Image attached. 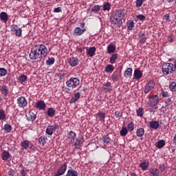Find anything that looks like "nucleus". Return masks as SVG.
I'll return each instance as SVG.
<instances>
[{
	"instance_id": "56",
	"label": "nucleus",
	"mask_w": 176,
	"mask_h": 176,
	"mask_svg": "<svg viewBox=\"0 0 176 176\" xmlns=\"http://www.w3.org/2000/svg\"><path fill=\"white\" fill-rule=\"evenodd\" d=\"M115 116L117 117V118H122V116H123V115L122 114V113L119 112V111H116L115 113Z\"/></svg>"
},
{
	"instance_id": "30",
	"label": "nucleus",
	"mask_w": 176,
	"mask_h": 176,
	"mask_svg": "<svg viewBox=\"0 0 176 176\" xmlns=\"http://www.w3.org/2000/svg\"><path fill=\"white\" fill-rule=\"evenodd\" d=\"M56 113V110H54V109L53 108H49L47 110V115L48 116H50L51 118L54 116Z\"/></svg>"
},
{
	"instance_id": "42",
	"label": "nucleus",
	"mask_w": 176,
	"mask_h": 176,
	"mask_svg": "<svg viewBox=\"0 0 176 176\" xmlns=\"http://www.w3.org/2000/svg\"><path fill=\"white\" fill-rule=\"evenodd\" d=\"M8 74V70L3 67H0V76H5Z\"/></svg>"
},
{
	"instance_id": "51",
	"label": "nucleus",
	"mask_w": 176,
	"mask_h": 176,
	"mask_svg": "<svg viewBox=\"0 0 176 176\" xmlns=\"http://www.w3.org/2000/svg\"><path fill=\"white\" fill-rule=\"evenodd\" d=\"M128 130H129V131H133V130H134V123L133 122L128 124Z\"/></svg>"
},
{
	"instance_id": "57",
	"label": "nucleus",
	"mask_w": 176,
	"mask_h": 176,
	"mask_svg": "<svg viewBox=\"0 0 176 176\" xmlns=\"http://www.w3.org/2000/svg\"><path fill=\"white\" fill-rule=\"evenodd\" d=\"M54 12L55 13H60V12H61V8L60 7H58L56 8H54Z\"/></svg>"
},
{
	"instance_id": "14",
	"label": "nucleus",
	"mask_w": 176,
	"mask_h": 176,
	"mask_svg": "<svg viewBox=\"0 0 176 176\" xmlns=\"http://www.w3.org/2000/svg\"><path fill=\"white\" fill-rule=\"evenodd\" d=\"M135 79H141L142 78V72L140 69H135L134 71Z\"/></svg>"
},
{
	"instance_id": "58",
	"label": "nucleus",
	"mask_w": 176,
	"mask_h": 176,
	"mask_svg": "<svg viewBox=\"0 0 176 176\" xmlns=\"http://www.w3.org/2000/svg\"><path fill=\"white\" fill-rule=\"evenodd\" d=\"M162 97H164V98L168 97V92H167V91H163V92H162Z\"/></svg>"
},
{
	"instance_id": "44",
	"label": "nucleus",
	"mask_w": 176,
	"mask_h": 176,
	"mask_svg": "<svg viewBox=\"0 0 176 176\" xmlns=\"http://www.w3.org/2000/svg\"><path fill=\"white\" fill-rule=\"evenodd\" d=\"M127 28L128 30H133V28H134V21H130L128 23H127Z\"/></svg>"
},
{
	"instance_id": "31",
	"label": "nucleus",
	"mask_w": 176,
	"mask_h": 176,
	"mask_svg": "<svg viewBox=\"0 0 176 176\" xmlns=\"http://www.w3.org/2000/svg\"><path fill=\"white\" fill-rule=\"evenodd\" d=\"M104 90H107V91H112V87H111L110 82H106L104 85Z\"/></svg>"
},
{
	"instance_id": "3",
	"label": "nucleus",
	"mask_w": 176,
	"mask_h": 176,
	"mask_svg": "<svg viewBox=\"0 0 176 176\" xmlns=\"http://www.w3.org/2000/svg\"><path fill=\"white\" fill-rule=\"evenodd\" d=\"M80 83V80H79V78L72 77L67 80L66 85L69 87V89L73 90V89H76Z\"/></svg>"
},
{
	"instance_id": "32",
	"label": "nucleus",
	"mask_w": 176,
	"mask_h": 176,
	"mask_svg": "<svg viewBox=\"0 0 176 176\" xmlns=\"http://www.w3.org/2000/svg\"><path fill=\"white\" fill-rule=\"evenodd\" d=\"M102 140H103L104 144H108L111 142V138L108 135H104L102 137Z\"/></svg>"
},
{
	"instance_id": "24",
	"label": "nucleus",
	"mask_w": 176,
	"mask_h": 176,
	"mask_svg": "<svg viewBox=\"0 0 176 176\" xmlns=\"http://www.w3.org/2000/svg\"><path fill=\"white\" fill-rule=\"evenodd\" d=\"M46 133L48 135H53V133H54L53 125H50L47 127Z\"/></svg>"
},
{
	"instance_id": "40",
	"label": "nucleus",
	"mask_w": 176,
	"mask_h": 176,
	"mask_svg": "<svg viewBox=\"0 0 176 176\" xmlns=\"http://www.w3.org/2000/svg\"><path fill=\"white\" fill-rule=\"evenodd\" d=\"M169 88L171 90V91H176V83H175V82H172L169 85Z\"/></svg>"
},
{
	"instance_id": "48",
	"label": "nucleus",
	"mask_w": 176,
	"mask_h": 176,
	"mask_svg": "<svg viewBox=\"0 0 176 176\" xmlns=\"http://www.w3.org/2000/svg\"><path fill=\"white\" fill-rule=\"evenodd\" d=\"M82 142H83V140L82 139H76L74 145L76 146H79L81 144H82Z\"/></svg>"
},
{
	"instance_id": "28",
	"label": "nucleus",
	"mask_w": 176,
	"mask_h": 176,
	"mask_svg": "<svg viewBox=\"0 0 176 176\" xmlns=\"http://www.w3.org/2000/svg\"><path fill=\"white\" fill-rule=\"evenodd\" d=\"M74 34L76 35V36H80V35H82V29L79 27L76 28Z\"/></svg>"
},
{
	"instance_id": "52",
	"label": "nucleus",
	"mask_w": 176,
	"mask_h": 176,
	"mask_svg": "<svg viewBox=\"0 0 176 176\" xmlns=\"http://www.w3.org/2000/svg\"><path fill=\"white\" fill-rule=\"evenodd\" d=\"M6 118V116L5 115V111H0V120H3Z\"/></svg>"
},
{
	"instance_id": "19",
	"label": "nucleus",
	"mask_w": 176,
	"mask_h": 176,
	"mask_svg": "<svg viewBox=\"0 0 176 176\" xmlns=\"http://www.w3.org/2000/svg\"><path fill=\"white\" fill-rule=\"evenodd\" d=\"M0 91L3 96H8V93H9V88L5 85H3L0 88Z\"/></svg>"
},
{
	"instance_id": "62",
	"label": "nucleus",
	"mask_w": 176,
	"mask_h": 176,
	"mask_svg": "<svg viewBox=\"0 0 176 176\" xmlns=\"http://www.w3.org/2000/svg\"><path fill=\"white\" fill-rule=\"evenodd\" d=\"M21 174L22 176H25V170H24V169H23L22 170H21Z\"/></svg>"
},
{
	"instance_id": "13",
	"label": "nucleus",
	"mask_w": 176,
	"mask_h": 176,
	"mask_svg": "<svg viewBox=\"0 0 176 176\" xmlns=\"http://www.w3.org/2000/svg\"><path fill=\"white\" fill-rule=\"evenodd\" d=\"M36 108L38 109H45L46 108V104L43 100H39L36 104Z\"/></svg>"
},
{
	"instance_id": "50",
	"label": "nucleus",
	"mask_w": 176,
	"mask_h": 176,
	"mask_svg": "<svg viewBox=\"0 0 176 176\" xmlns=\"http://www.w3.org/2000/svg\"><path fill=\"white\" fill-rule=\"evenodd\" d=\"M111 9V3H106L104 6H103V10H109Z\"/></svg>"
},
{
	"instance_id": "38",
	"label": "nucleus",
	"mask_w": 176,
	"mask_h": 176,
	"mask_svg": "<svg viewBox=\"0 0 176 176\" xmlns=\"http://www.w3.org/2000/svg\"><path fill=\"white\" fill-rule=\"evenodd\" d=\"M4 130L6 133H10L12 131V126L10 124H6L4 125Z\"/></svg>"
},
{
	"instance_id": "59",
	"label": "nucleus",
	"mask_w": 176,
	"mask_h": 176,
	"mask_svg": "<svg viewBox=\"0 0 176 176\" xmlns=\"http://www.w3.org/2000/svg\"><path fill=\"white\" fill-rule=\"evenodd\" d=\"M164 19H165V20H166V21H170V15L169 14H165L164 16Z\"/></svg>"
},
{
	"instance_id": "43",
	"label": "nucleus",
	"mask_w": 176,
	"mask_h": 176,
	"mask_svg": "<svg viewBox=\"0 0 176 176\" xmlns=\"http://www.w3.org/2000/svg\"><path fill=\"white\" fill-rule=\"evenodd\" d=\"M127 133H128L127 129L122 128L120 132V134L122 137H125V135H127Z\"/></svg>"
},
{
	"instance_id": "1",
	"label": "nucleus",
	"mask_w": 176,
	"mask_h": 176,
	"mask_svg": "<svg viewBox=\"0 0 176 176\" xmlns=\"http://www.w3.org/2000/svg\"><path fill=\"white\" fill-rule=\"evenodd\" d=\"M47 54V48L45 45H38L33 47L31 49V52L29 55L30 60H42L45 58Z\"/></svg>"
},
{
	"instance_id": "45",
	"label": "nucleus",
	"mask_w": 176,
	"mask_h": 176,
	"mask_svg": "<svg viewBox=\"0 0 176 176\" xmlns=\"http://www.w3.org/2000/svg\"><path fill=\"white\" fill-rule=\"evenodd\" d=\"M54 61H56L54 58H50L46 60V64L47 65H53V64H54Z\"/></svg>"
},
{
	"instance_id": "6",
	"label": "nucleus",
	"mask_w": 176,
	"mask_h": 176,
	"mask_svg": "<svg viewBox=\"0 0 176 176\" xmlns=\"http://www.w3.org/2000/svg\"><path fill=\"white\" fill-rule=\"evenodd\" d=\"M67 163H65L63 165H62L57 172L55 173L54 176H61L64 175L65 171H67Z\"/></svg>"
},
{
	"instance_id": "55",
	"label": "nucleus",
	"mask_w": 176,
	"mask_h": 176,
	"mask_svg": "<svg viewBox=\"0 0 176 176\" xmlns=\"http://www.w3.org/2000/svg\"><path fill=\"white\" fill-rule=\"evenodd\" d=\"M14 174H16V171H14V170H13V169H10L8 171V175H10V176H14Z\"/></svg>"
},
{
	"instance_id": "9",
	"label": "nucleus",
	"mask_w": 176,
	"mask_h": 176,
	"mask_svg": "<svg viewBox=\"0 0 176 176\" xmlns=\"http://www.w3.org/2000/svg\"><path fill=\"white\" fill-rule=\"evenodd\" d=\"M27 120L28 122H34L36 119V113H34L32 111H29V114L26 115Z\"/></svg>"
},
{
	"instance_id": "10",
	"label": "nucleus",
	"mask_w": 176,
	"mask_h": 176,
	"mask_svg": "<svg viewBox=\"0 0 176 176\" xmlns=\"http://www.w3.org/2000/svg\"><path fill=\"white\" fill-rule=\"evenodd\" d=\"M68 63L71 67H76V65L79 64V59H78V58L72 57L69 58Z\"/></svg>"
},
{
	"instance_id": "36",
	"label": "nucleus",
	"mask_w": 176,
	"mask_h": 176,
	"mask_svg": "<svg viewBox=\"0 0 176 176\" xmlns=\"http://www.w3.org/2000/svg\"><path fill=\"white\" fill-rule=\"evenodd\" d=\"M100 10H101L100 6L97 5L95 6L94 7H93L91 8V12H93L94 13H98V12H100Z\"/></svg>"
},
{
	"instance_id": "34",
	"label": "nucleus",
	"mask_w": 176,
	"mask_h": 176,
	"mask_svg": "<svg viewBox=\"0 0 176 176\" xmlns=\"http://www.w3.org/2000/svg\"><path fill=\"white\" fill-rule=\"evenodd\" d=\"M105 72H113V65H108L107 66H106L105 69H104Z\"/></svg>"
},
{
	"instance_id": "60",
	"label": "nucleus",
	"mask_w": 176,
	"mask_h": 176,
	"mask_svg": "<svg viewBox=\"0 0 176 176\" xmlns=\"http://www.w3.org/2000/svg\"><path fill=\"white\" fill-rule=\"evenodd\" d=\"M160 170L161 171H164V170H166V166L164 165H160Z\"/></svg>"
},
{
	"instance_id": "47",
	"label": "nucleus",
	"mask_w": 176,
	"mask_h": 176,
	"mask_svg": "<svg viewBox=\"0 0 176 176\" xmlns=\"http://www.w3.org/2000/svg\"><path fill=\"white\" fill-rule=\"evenodd\" d=\"M144 3V0H136L135 6L136 8H141Z\"/></svg>"
},
{
	"instance_id": "35",
	"label": "nucleus",
	"mask_w": 176,
	"mask_h": 176,
	"mask_svg": "<svg viewBox=\"0 0 176 176\" xmlns=\"http://www.w3.org/2000/svg\"><path fill=\"white\" fill-rule=\"evenodd\" d=\"M118 60V55L112 54L110 58V63L111 64H115V62Z\"/></svg>"
},
{
	"instance_id": "15",
	"label": "nucleus",
	"mask_w": 176,
	"mask_h": 176,
	"mask_svg": "<svg viewBox=\"0 0 176 176\" xmlns=\"http://www.w3.org/2000/svg\"><path fill=\"white\" fill-rule=\"evenodd\" d=\"M124 75L126 78H131V75H133V69L131 67H128L125 70Z\"/></svg>"
},
{
	"instance_id": "8",
	"label": "nucleus",
	"mask_w": 176,
	"mask_h": 176,
	"mask_svg": "<svg viewBox=\"0 0 176 176\" xmlns=\"http://www.w3.org/2000/svg\"><path fill=\"white\" fill-rule=\"evenodd\" d=\"M11 32L13 34H15L16 36H21V28H19V27L16 25H11Z\"/></svg>"
},
{
	"instance_id": "20",
	"label": "nucleus",
	"mask_w": 176,
	"mask_h": 176,
	"mask_svg": "<svg viewBox=\"0 0 176 176\" xmlns=\"http://www.w3.org/2000/svg\"><path fill=\"white\" fill-rule=\"evenodd\" d=\"M96 47H91L89 49V50L87 52V56H89V57H93L94 56V53H96Z\"/></svg>"
},
{
	"instance_id": "22",
	"label": "nucleus",
	"mask_w": 176,
	"mask_h": 176,
	"mask_svg": "<svg viewBox=\"0 0 176 176\" xmlns=\"http://www.w3.org/2000/svg\"><path fill=\"white\" fill-rule=\"evenodd\" d=\"M1 157L3 160H8L10 157V154L8 151H4L1 154Z\"/></svg>"
},
{
	"instance_id": "37",
	"label": "nucleus",
	"mask_w": 176,
	"mask_h": 176,
	"mask_svg": "<svg viewBox=\"0 0 176 176\" xmlns=\"http://www.w3.org/2000/svg\"><path fill=\"white\" fill-rule=\"evenodd\" d=\"M166 145V142L164 140H160L157 142V146L160 148H163Z\"/></svg>"
},
{
	"instance_id": "21",
	"label": "nucleus",
	"mask_w": 176,
	"mask_h": 176,
	"mask_svg": "<svg viewBox=\"0 0 176 176\" xmlns=\"http://www.w3.org/2000/svg\"><path fill=\"white\" fill-rule=\"evenodd\" d=\"M116 50V47L112 44H110L108 47H107V52L108 53H109L110 54L111 53H115V51Z\"/></svg>"
},
{
	"instance_id": "46",
	"label": "nucleus",
	"mask_w": 176,
	"mask_h": 176,
	"mask_svg": "<svg viewBox=\"0 0 176 176\" xmlns=\"http://www.w3.org/2000/svg\"><path fill=\"white\" fill-rule=\"evenodd\" d=\"M75 137H76V133H75V132L71 131L69 133H68V138L72 139V140H75Z\"/></svg>"
},
{
	"instance_id": "49",
	"label": "nucleus",
	"mask_w": 176,
	"mask_h": 176,
	"mask_svg": "<svg viewBox=\"0 0 176 176\" xmlns=\"http://www.w3.org/2000/svg\"><path fill=\"white\" fill-rule=\"evenodd\" d=\"M111 79L113 80V82H116L119 80V76L117 74H113L111 76Z\"/></svg>"
},
{
	"instance_id": "23",
	"label": "nucleus",
	"mask_w": 176,
	"mask_h": 176,
	"mask_svg": "<svg viewBox=\"0 0 176 176\" xmlns=\"http://www.w3.org/2000/svg\"><path fill=\"white\" fill-rule=\"evenodd\" d=\"M98 118H99L100 122L105 121V113L99 111L97 114Z\"/></svg>"
},
{
	"instance_id": "26",
	"label": "nucleus",
	"mask_w": 176,
	"mask_h": 176,
	"mask_svg": "<svg viewBox=\"0 0 176 176\" xmlns=\"http://www.w3.org/2000/svg\"><path fill=\"white\" fill-rule=\"evenodd\" d=\"M145 133V129L144 128H139L136 131V135L138 137H142Z\"/></svg>"
},
{
	"instance_id": "2",
	"label": "nucleus",
	"mask_w": 176,
	"mask_h": 176,
	"mask_svg": "<svg viewBox=\"0 0 176 176\" xmlns=\"http://www.w3.org/2000/svg\"><path fill=\"white\" fill-rule=\"evenodd\" d=\"M124 16H126V13L123 10H118L114 15L111 16L110 21L111 24H116L118 27H122V24H123L122 20L124 19Z\"/></svg>"
},
{
	"instance_id": "53",
	"label": "nucleus",
	"mask_w": 176,
	"mask_h": 176,
	"mask_svg": "<svg viewBox=\"0 0 176 176\" xmlns=\"http://www.w3.org/2000/svg\"><path fill=\"white\" fill-rule=\"evenodd\" d=\"M137 19H138V20H140V21H144V20H145L146 17L143 14H140V15L137 16Z\"/></svg>"
},
{
	"instance_id": "16",
	"label": "nucleus",
	"mask_w": 176,
	"mask_h": 176,
	"mask_svg": "<svg viewBox=\"0 0 176 176\" xmlns=\"http://www.w3.org/2000/svg\"><path fill=\"white\" fill-rule=\"evenodd\" d=\"M80 98V93L77 92L74 97H72L70 100V104H75L76 101H78Z\"/></svg>"
},
{
	"instance_id": "61",
	"label": "nucleus",
	"mask_w": 176,
	"mask_h": 176,
	"mask_svg": "<svg viewBox=\"0 0 176 176\" xmlns=\"http://www.w3.org/2000/svg\"><path fill=\"white\" fill-rule=\"evenodd\" d=\"M78 53H83L85 52V50L82 48H77Z\"/></svg>"
},
{
	"instance_id": "18",
	"label": "nucleus",
	"mask_w": 176,
	"mask_h": 176,
	"mask_svg": "<svg viewBox=\"0 0 176 176\" xmlns=\"http://www.w3.org/2000/svg\"><path fill=\"white\" fill-rule=\"evenodd\" d=\"M160 124H159V122L157 121H151L150 122V127L151 129H154V130H157L159 129V126Z\"/></svg>"
},
{
	"instance_id": "12",
	"label": "nucleus",
	"mask_w": 176,
	"mask_h": 176,
	"mask_svg": "<svg viewBox=\"0 0 176 176\" xmlns=\"http://www.w3.org/2000/svg\"><path fill=\"white\" fill-rule=\"evenodd\" d=\"M0 20L4 23H8V20H9V16L6 12H2L0 13Z\"/></svg>"
},
{
	"instance_id": "27",
	"label": "nucleus",
	"mask_w": 176,
	"mask_h": 176,
	"mask_svg": "<svg viewBox=\"0 0 176 176\" xmlns=\"http://www.w3.org/2000/svg\"><path fill=\"white\" fill-rule=\"evenodd\" d=\"M47 141V138H46L45 136H41L38 138V142L41 145H43V146H45Z\"/></svg>"
},
{
	"instance_id": "7",
	"label": "nucleus",
	"mask_w": 176,
	"mask_h": 176,
	"mask_svg": "<svg viewBox=\"0 0 176 176\" xmlns=\"http://www.w3.org/2000/svg\"><path fill=\"white\" fill-rule=\"evenodd\" d=\"M17 104L20 108H24V107H27V99L23 96H21L17 98Z\"/></svg>"
},
{
	"instance_id": "64",
	"label": "nucleus",
	"mask_w": 176,
	"mask_h": 176,
	"mask_svg": "<svg viewBox=\"0 0 176 176\" xmlns=\"http://www.w3.org/2000/svg\"><path fill=\"white\" fill-rule=\"evenodd\" d=\"M131 176H137V175L135 174V173H131Z\"/></svg>"
},
{
	"instance_id": "5",
	"label": "nucleus",
	"mask_w": 176,
	"mask_h": 176,
	"mask_svg": "<svg viewBox=\"0 0 176 176\" xmlns=\"http://www.w3.org/2000/svg\"><path fill=\"white\" fill-rule=\"evenodd\" d=\"M157 102H159V96H157V95H155L148 100V104L149 107H153L157 104Z\"/></svg>"
},
{
	"instance_id": "39",
	"label": "nucleus",
	"mask_w": 176,
	"mask_h": 176,
	"mask_svg": "<svg viewBox=\"0 0 176 176\" xmlns=\"http://www.w3.org/2000/svg\"><path fill=\"white\" fill-rule=\"evenodd\" d=\"M136 112H137L138 116L142 118V116L144 115V109L142 107H140L137 110Z\"/></svg>"
},
{
	"instance_id": "11",
	"label": "nucleus",
	"mask_w": 176,
	"mask_h": 176,
	"mask_svg": "<svg viewBox=\"0 0 176 176\" xmlns=\"http://www.w3.org/2000/svg\"><path fill=\"white\" fill-rule=\"evenodd\" d=\"M139 38H140V43H145V42H146V39H148V38H146V35H145V32H140L139 33Z\"/></svg>"
},
{
	"instance_id": "4",
	"label": "nucleus",
	"mask_w": 176,
	"mask_h": 176,
	"mask_svg": "<svg viewBox=\"0 0 176 176\" xmlns=\"http://www.w3.org/2000/svg\"><path fill=\"white\" fill-rule=\"evenodd\" d=\"M155 86H156V84L155 83V81L150 80L146 83L145 88L144 89V94H148L149 91H151V90H153L155 89Z\"/></svg>"
},
{
	"instance_id": "41",
	"label": "nucleus",
	"mask_w": 176,
	"mask_h": 176,
	"mask_svg": "<svg viewBox=\"0 0 176 176\" xmlns=\"http://www.w3.org/2000/svg\"><path fill=\"white\" fill-rule=\"evenodd\" d=\"M19 80L21 82V83H24L25 80H27V76L23 74L19 77Z\"/></svg>"
},
{
	"instance_id": "33",
	"label": "nucleus",
	"mask_w": 176,
	"mask_h": 176,
	"mask_svg": "<svg viewBox=\"0 0 176 176\" xmlns=\"http://www.w3.org/2000/svg\"><path fill=\"white\" fill-rule=\"evenodd\" d=\"M150 173L152 174L151 176H159V169L157 168L151 169Z\"/></svg>"
},
{
	"instance_id": "25",
	"label": "nucleus",
	"mask_w": 176,
	"mask_h": 176,
	"mask_svg": "<svg viewBox=\"0 0 176 176\" xmlns=\"http://www.w3.org/2000/svg\"><path fill=\"white\" fill-rule=\"evenodd\" d=\"M66 176H78V171L69 169L67 170Z\"/></svg>"
},
{
	"instance_id": "54",
	"label": "nucleus",
	"mask_w": 176,
	"mask_h": 176,
	"mask_svg": "<svg viewBox=\"0 0 176 176\" xmlns=\"http://www.w3.org/2000/svg\"><path fill=\"white\" fill-rule=\"evenodd\" d=\"M174 35L170 34V36H168V42H170V43H173V42H174Z\"/></svg>"
},
{
	"instance_id": "29",
	"label": "nucleus",
	"mask_w": 176,
	"mask_h": 176,
	"mask_svg": "<svg viewBox=\"0 0 176 176\" xmlns=\"http://www.w3.org/2000/svg\"><path fill=\"white\" fill-rule=\"evenodd\" d=\"M21 146L23 149H28V146H30V142L28 140H23L21 142Z\"/></svg>"
},
{
	"instance_id": "63",
	"label": "nucleus",
	"mask_w": 176,
	"mask_h": 176,
	"mask_svg": "<svg viewBox=\"0 0 176 176\" xmlns=\"http://www.w3.org/2000/svg\"><path fill=\"white\" fill-rule=\"evenodd\" d=\"M54 131H56V129H58V125L56 124L55 126H53Z\"/></svg>"
},
{
	"instance_id": "17",
	"label": "nucleus",
	"mask_w": 176,
	"mask_h": 176,
	"mask_svg": "<svg viewBox=\"0 0 176 176\" xmlns=\"http://www.w3.org/2000/svg\"><path fill=\"white\" fill-rule=\"evenodd\" d=\"M149 166V162L143 161L140 164V167L144 171L148 170V166Z\"/></svg>"
}]
</instances>
